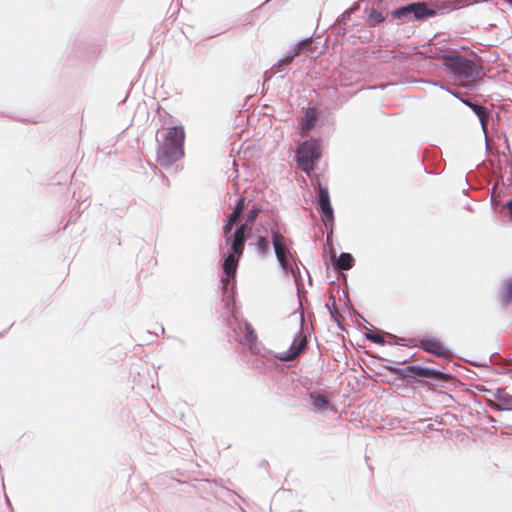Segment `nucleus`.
<instances>
[{"label": "nucleus", "instance_id": "5701e85b", "mask_svg": "<svg viewBox=\"0 0 512 512\" xmlns=\"http://www.w3.org/2000/svg\"><path fill=\"white\" fill-rule=\"evenodd\" d=\"M501 212L512 221V198L501 207Z\"/></svg>", "mask_w": 512, "mask_h": 512}, {"label": "nucleus", "instance_id": "39448f33", "mask_svg": "<svg viewBox=\"0 0 512 512\" xmlns=\"http://www.w3.org/2000/svg\"><path fill=\"white\" fill-rule=\"evenodd\" d=\"M271 234L272 243L278 262L282 266L283 270L286 272H292L293 268L289 262V257L292 255L287 248V238L279 231L278 228H272Z\"/></svg>", "mask_w": 512, "mask_h": 512}, {"label": "nucleus", "instance_id": "0eeeda50", "mask_svg": "<svg viewBox=\"0 0 512 512\" xmlns=\"http://www.w3.org/2000/svg\"><path fill=\"white\" fill-rule=\"evenodd\" d=\"M307 346V338L303 335V332L300 331L298 335L295 337L293 343L287 351L281 352L278 354V359L281 361H292L297 358L302 351L305 350Z\"/></svg>", "mask_w": 512, "mask_h": 512}, {"label": "nucleus", "instance_id": "bb28decb", "mask_svg": "<svg viewBox=\"0 0 512 512\" xmlns=\"http://www.w3.org/2000/svg\"><path fill=\"white\" fill-rule=\"evenodd\" d=\"M505 1L512 5V0H505Z\"/></svg>", "mask_w": 512, "mask_h": 512}, {"label": "nucleus", "instance_id": "20e7f679", "mask_svg": "<svg viewBox=\"0 0 512 512\" xmlns=\"http://www.w3.org/2000/svg\"><path fill=\"white\" fill-rule=\"evenodd\" d=\"M436 11L429 8L425 2L411 3L392 11V16L396 19H402L405 22L422 21L434 17Z\"/></svg>", "mask_w": 512, "mask_h": 512}, {"label": "nucleus", "instance_id": "4468645a", "mask_svg": "<svg viewBox=\"0 0 512 512\" xmlns=\"http://www.w3.org/2000/svg\"><path fill=\"white\" fill-rule=\"evenodd\" d=\"M499 298L503 304L512 301V278L504 281L499 288Z\"/></svg>", "mask_w": 512, "mask_h": 512}, {"label": "nucleus", "instance_id": "1a4fd4ad", "mask_svg": "<svg viewBox=\"0 0 512 512\" xmlns=\"http://www.w3.org/2000/svg\"><path fill=\"white\" fill-rule=\"evenodd\" d=\"M238 329L243 333L240 340L241 344L248 346L250 350L254 351L258 344V336L251 324L248 322L241 323L239 324Z\"/></svg>", "mask_w": 512, "mask_h": 512}, {"label": "nucleus", "instance_id": "f257e3e1", "mask_svg": "<svg viewBox=\"0 0 512 512\" xmlns=\"http://www.w3.org/2000/svg\"><path fill=\"white\" fill-rule=\"evenodd\" d=\"M443 65L460 81L462 85L474 82L481 75V67L475 61L467 59L456 53H449L443 57Z\"/></svg>", "mask_w": 512, "mask_h": 512}, {"label": "nucleus", "instance_id": "423d86ee", "mask_svg": "<svg viewBox=\"0 0 512 512\" xmlns=\"http://www.w3.org/2000/svg\"><path fill=\"white\" fill-rule=\"evenodd\" d=\"M318 209L321 214V219L325 226L331 224L334 220L333 209L330 203L329 192L326 187L318 185Z\"/></svg>", "mask_w": 512, "mask_h": 512}, {"label": "nucleus", "instance_id": "a211bd4d", "mask_svg": "<svg viewBox=\"0 0 512 512\" xmlns=\"http://www.w3.org/2000/svg\"><path fill=\"white\" fill-rule=\"evenodd\" d=\"M257 249L258 251L262 254V255H267L270 251V245H269V241L266 237L264 236H259L257 238Z\"/></svg>", "mask_w": 512, "mask_h": 512}, {"label": "nucleus", "instance_id": "b1692460", "mask_svg": "<svg viewBox=\"0 0 512 512\" xmlns=\"http://www.w3.org/2000/svg\"><path fill=\"white\" fill-rule=\"evenodd\" d=\"M244 206H245V198L241 197L238 200V202H237V204H236V206L234 208L233 213H236L238 216H240L242 211H243V209H244Z\"/></svg>", "mask_w": 512, "mask_h": 512}, {"label": "nucleus", "instance_id": "6e6552de", "mask_svg": "<svg viewBox=\"0 0 512 512\" xmlns=\"http://www.w3.org/2000/svg\"><path fill=\"white\" fill-rule=\"evenodd\" d=\"M420 347L426 352L440 357L448 358L451 356V352L438 339L435 338L422 339L420 341Z\"/></svg>", "mask_w": 512, "mask_h": 512}, {"label": "nucleus", "instance_id": "412c9836", "mask_svg": "<svg viewBox=\"0 0 512 512\" xmlns=\"http://www.w3.org/2000/svg\"><path fill=\"white\" fill-rule=\"evenodd\" d=\"M261 212V207L254 205L252 209L248 212L246 215V221L247 223H253L255 219L258 217L259 213Z\"/></svg>", "mask_w": 512, "mask_h": 512}, {"label": "nucleus", "instance_id": "f3484780", "mask_svg": "<svg viewBox=\"0 0 512 512\" xmlns=\"http://www.w3.org/2000/svg\"><path fill=\"white\" fill-rule=\"evenodd\" d=\"M240 216H238L236 213H231L227 217V222L223 227V233L226 238H228V235L231 233V230L233 228V225L236 223V221L239 219Z\"/></svg>", "mask_w": 512, "mask_h": 512}, {"label": "nucleus", "instance_id": "393cba45", "mask_svg": "<svg viewBox=\"0 0 512 512\" xmlns=\"http://www.w3.org/2000/svg\"><path fill=\"white\" fill-rule=\"evenodd\" d=\"M368 339H370L372 342L377 343V344L384 343L383 337L379 334H369Z\"/></svg>", "mask_w": 512, "mask_h": 512}, {"label": "nucleus", "instance_id": "aec40b11", "mask_svg": "<svg viewBox=\"0 0 512 512\" xmlns=\"http://www.w3.org/2000/svg\"><path fill=\"white\" fill-rule=\"evenodd\" d=\"M311 43H312L311 38H308V39H305V40L299 42L294 50V56L300 55L304 51V49L311 46Z\"/></svg>", "mask_w": 512, "mask_h": 512}, {"label": "nucleus", "instance_id": "4be33fe9", "mask_svg": "<svg viewBox=\"0 0 512 512\" xmlns=\"http://www.w3.org/2000/svg\"><path fill=\"white\" fill-rule=\"evenodd\" d=\"M369 20L373 23V24H379V23H382L385 18L384 16L382 15L381 12L377 11V10H371L370 14H369Z\"/></svg>", "mask_w": 512, "mask_h": 512}, {"label": "nucleus", "instance_id": "7ed1b4c3", "mask_svg": "<svg viewBox=\"0 0 512 512\" xmlns=\"http://www.w3.org/2000/svg\"><path fill=\"white\" fill-rule=\"evenodd\" d=\"M321 157V145L318 140L311 139L303 142L296 151L298 166L310 174L314 170L315 163Z\"/></svg>", "mask_w": 512, "mask_h": 512}, {"label": "nucleus", "instance_id": "9b49d317", "mask_svg": "<svg viewBox=\"0 0 512 512\" xmlns=\"http://www.w3.org/2000/svg\"><path fill=\"white\" fill-rule=\"evenodd\" d=\"M246 229V224H242L236 229L232 241L233 254H237L238 256H241L243 254Z\"/></svg>", "mask_w": 512, "mask_h": 512}, {"label": "nucleus", "instance_id": "9d476101", "mask_svg": "<svg viewBox=\"0 0 512 512\" xmlns=\"http://www.w3.org/2000/svg\"><path fill=\"white\" fill-rule=\"evenodd\" d=\"M319 113L316 107H307L300 122L301 135L305 136L316 124Z\"/></svg>", "mask_w": 512, "mask_h": 512}, {"label": "nucleus", "instance_id": "ddd939ff", "mask_svg": "<svg viewBox=\"0 0 512 512\" xmlns=\"http://www.w3.org/2000/svg\"><path fill=\"white\" fill-rule=\"evenodd\" d=\"M406 371L408 373L407 375L411 374L413 376L417 375V376H422V377H427V378H436V379L444 378V374L439 371L429 369V368H422L419 366H409V367H407Z\"/></svg>", "mask_w": 512, "mask_h": 512}, {"label": "nucleus", "instance_id": "6ab92c4d", "mask_svg": "<svg viewBox=\"0 0 512 512\" xmlns=\"http://www.w3.org/2000/svg\"><path fill=\"white\" fill-rule=\"evenodd\" d=\"M470 106L472 107L475 114L479 117L481 123L484 125L485 121L487 120L486 108L476 104H471Z\"/></svg>", "mask_w": 512, "mask_h": 512}, {"label": "nucleus", "instance_id": "a878e982", "mask_svg": "<svg viewBox=\"0 0 512 512\" xmlns=\"http://www.w3.org/2000/svg\"><path fill=\"white\" fill-rule=\"evenodd\" d=\"M294 52L291 53L289 56L285 57L283 60H282V63L283 64H289L292 62V60L294 59Z\"/></svg>", "mask_w": 512, "mask_h": 512}, {"label": "nucleus", "instance_id": "f8f14e48", "mask_svg": "<svg viewBox=\"0 0 512 512\" xmlns=\"http://www.w3.org/2000/svg\"><path fill=\"white\" fill-rule=\"evenodd\" d=\"M237 263H238V260L235 257V254H229L225 258L224 264H223V270L227 277L222 279L224 288H226V286L229 283V277L235 276L236 269H237Z\"/></svg>", "mask_w": 512, "mask_h": 512}, {"label": "nucleus", "instance_id": "2eb2a0df", "mask_svg": "<svg viewBox=\"0 0 512 512\" xmlns=\"http://www.w3.org/2000/svg\"><path fill=\"white\" fill-rule=\"evenodd\" d=\"M310 398H311L312 404L316 408V410L321 411V410L327 409V407L329 405V401L327 400V398L324 395L319 394V393H311Z\"/></svg>", "mask_w": 512, "mask_h": 512}, {"label": "nucleus", "instance_id": "dca6fc26", "mask_svg": "<svg viewBox=\"0 0 512 512\" xmlns=\"http://www.w3.org/2000/svg\"><path fill=\"white\" fill-rule=\"evenodd\" d=\"M353 266V257L349 253L340 254L337 260V268L340 270H349Z\"/></svg>", "mask_w": 512, "mask_h": 512}, {"label": "nucleus", "instance_id": "f03ea898", "mask_svg": "<svg viewBox=\"0 0 512 512\" xmlns=\"http://www.w3.org/2000/svg\"><path fill=\"white\" fill-rule=\"evenodd\" d=\"M185 131L182 126L167 129L161 147L160 162L172 164L184 156Z\"/></svg>", "mask_w": 512, "mask_h": 512}]
</instances>
